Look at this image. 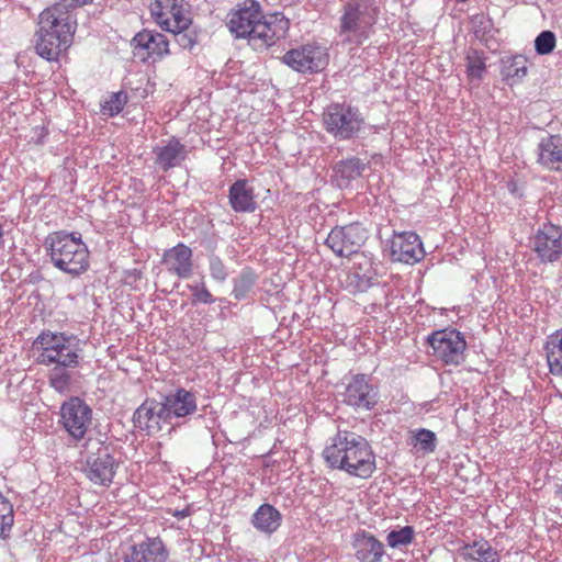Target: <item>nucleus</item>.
<instances>
[{"label": "nucleus", "instance_id": "42", "mask_svg": "<svg viewBox=\"0 0 562 562\" xmlns=\"http://www.w3.org/2000/svg\"><path fill=\"white\" fill-rule=\"evenodd\" d=\"M188 290L191 292L192 295V304H212L215 302V297L207 290L204 281H202L199 284H188Z\"/></svg>", "mask_w": 562, "mask_h": 562}, {"label": "nucleus", "instance_id": "48", "mask_svg": "<svg viewBox=\"0 0 562 562\" xmlns=\"http://www.w3.org/2000/svg\"><path fill=\"white\" fill-rule=\"evenodd\" d=\"M175 516H176L177 518H184V517H187V516H188V510L177 512V513L175 514Z\"/></svg>", "mask_w": 562, "mask_h": 562}, {"label": "nucleus", "instance_id": "6", "mask_svg": "<svg viewBox=\"0 0 562 562\" xmlns=\"http://www.w3.org/2000/svg\"><path fill=\"white\" fill-rule=\"evenodd\" d=\"M364 120L358 108L345 103H333L324 112L325 130L335 138L347 140L356 136Z\"/></svg>", "mask_w": 562, "mask_h": 562}, {"label": "nucleus", "instance_id": "20", "mask_svg": "<svg viewBox=\"0 0 562 562\" xmlns=\"http://www.w3.org/2000/svg\"><path fill=\"white\" fill-rule=\"evenodd\" d=\"M352 549L359 562H382L386 554L383 542L366 530L353 533Z\"/></svg>", "mask_w": 562, "mask_h": 562}, {"label": "nucleus", "instance_id": "4", "mask_svg": "<svg viewBox=\"0 0 562 562\" xmlns=\"http://www.w3.org/2000/svg\"><path fill=\"white\" fill-rule=\"evenodd\" d=\"M36 361L43 366H79L80 348L74 336L42 331L33 341Z\"/></svg>", "mask_w": 562, "mask_h": 562}, {"label": "nucleus", "instance_id": "5", "mask_svg": "<svg viewBox=\"0 0 562 562\" xmlns=\"http://www.w3.org/2000/svg\"><path fill=\"white\" fill-rule=\"evenodd\" d=\"M50 11H43L40 14L38 30L36 32V53L46 60H57L59 55L66 52L72 44L71 25L66 23V27L59 30V33H49L56 18Z\"/></svg>", "mask_w": 562, "mask_h": 562}, {"label": "nucleus", "instance_id": "7", "mask_svg": "<svg viewBox=\"0 0 562 562\" xmlns=\"http://www.w3.org/2000/svg\"><path fill=\"white\" fill-rule=\"evenodd\" d=\"M281 61L300 74H317L329 63L326 47L318 43H307L288 50Z\"/></svg>", "mask_w": 562, "mask_h": 562}, {"label": "nucleus", "instance_id": "33", "mask_svg": "<svg viewBox=\"0 0 562 562\" xmlns=\"http://www.w3.org/2000/svg\"><path fill=\"white\" fill-rule=\"evenodd\" d=\"M78 366H54L48 373L49 385L58 393L65 394L70 391L72 382V370Z\"/></svg>", "mask_w": 562, "mask_h": 562}, {"label": "nucleus", "instance_id": "9", "mask_svg": "<svg viewBox=\"0 0 562 562\" xmlns=\"http://www.w3.org/2000/svg\"><path fill=\"white\" fill-rule=\"evenodd\" d=\"M368 239V231L362 224L355 222L348 225H337L330 229L325 245L337 257H349L358 254Z\"/></svg>", "mask_w": 562, "mask_h": 562}, {"label": "nucleus", "instance_id": "11", "mask_svg": "<svg viewBox=\"0 0 562 562\" xmlns=\"http://www.w3.org/2000/svg\"><path fill=\"white\" fill-rule=\"evenodd\" d=\"M529 247L541 263L557 262L562 256V228L544 223L529 238Z\"/></svg>", "mask_w": 562, "mask_h": 562}, {"label": "nucleus", "instance_id": "38", "mask_svg": "<svg viewBox=\"0 0 562 562\" xmlns=\"http://www.w3.org/2000/svg\"><path fill=\"white\" fill-rule=\"evenodd\" d=\"M436 443V434L429 429L420 428L413 434L412 445L426 453L434 452Z\"/></svg>", "mask_w": 562, "mask_h": 562}, {"label": "nucleus", "instance_id": "35", "mask_svg": "<svg viewBox=\"0 0 562 562\" xmlns=\"http://www.w3.org/2000/svg\"><path fill=\"white\" fill-rule=\"evenodd\" d=\"M256 283V274L250 269H244L234 280L233 295L237 300L245 299Z\"/></svg>", "mask_w": 562, "mask_h": 562}, {"label": "nucleus", "instance_id": "21", "mask_svg": "<svg viewBox=\"0 0 562 562\" xmlns=\"http://www.w3.org/2000/svg\"><path fill=\"white\" fill-rule=\"evenodd\" d=\"M537 162L551 171L562 170V136L549 134L537 145Z\"/></svg>", "mask_w": 562, "mask_h": 562}, {"label": "nucleus", "instance_id": "45", "mask_svg": "<svg viewBox=\"0 0 562 562\" xmlns=\"http://www.w3.org/2000/svg\"><path fill=\"white\" fill-rule=\"evenodd\" d=\"M126 102V95L122 92L113 93L110 99L103 105L104 111H106L111 116L119 114Z\"/></svg>", "mask_w": 562, "mask_h": 562}, {"label": "nucleus", "instance_id": "40", "mask_svg": "<svg viewBox=\"0 0 562 562\" xmlns=\"http://www.w3.org/2000/svg\"><path fill=\"white\" fill-rule=\"evenodd\" d=\"M527 61L520 56L512 59V61L505 66L504 76L510 85L517 83L527 75Z\"/></svg>", "mask_w": 562, "mask_h": 562}, {"label": "nucleus", "instance_id": "19", "mask_svg": "<svg viewBox=\"0 0 562 562\" xmlns=\"http://www.w3.org/2000/svg\"><path fill=\"white\" fill-rule=\"evenodd\" d=\"M162 263L167 270L179 279H189L193 274V252L192 249L179 243L172 248L165 250Z\"/></svg>", "mask_w": 562, "mask_h": 562}, {"label": "nucleus", "instance_id": "34", "mask_svg": "<svg viewBox=\"0 0 562 562\" xmlns=\"http://www.w3.org/2000/svg\"><path fill=\"white\" fill-rule=\"evenodd\" d=\"M14 525V509L12 503L0 492V539L10 537Z\"/></svg>", "mask_w": 562, "mask_h": 562}, {"label": "nucleus", "instance_id": "31", "mask_svg": "<svg viewBox=\"0 0 562 562\" xmlns=\"http://www.w3.org/2000/svg\"><path fill=\"white\" fill-rule=\"evenodd\" d=\"M155 415V400H146L133 415L135 427L146 430L147 434L158 432L162 429V425H158Z\"/></svg>", "mask_w": 562, "mask_h": 562}, {"label": "nucleus", "instance_id": "27", "mask_svg": "<svg viewBox=\"0 0 562 562\" xmlns=\"http://www.w3.org/2000/svg\"><path fill=\"white\" fill-rule=\"evenodd\" d=\"M164 398L175 418L187 417L196 412V396L186 389H177L173 393L164 395Z\"/></svg>", "mask_w": 562, "mask_h": 562}, {"label": "nucleus", "instance_id": "2", "mask_svg": "<svg viewBox=\"0 0 562 562\" xmlns=\"http://www.w3.org/2000/svg\"><path fill=\"white\" fill-rule=\"evenodd\" d=\"M380 15L376 0H349L340 16L339 35L351 48L369 38Z\"/></svg>", "mask_w": 562, "mask_h": 562}, {"label": "nucleus", "instance_id": "23", "mask_svg": "<svg viewBox=\"0 0 562 562\" xmlns=\"http://www.w3.org/2000/svg\"><path fill=\"white\" fill-rule=\"evenodd\" d=\"M155 164L164 171L181 165L188 156V150L180 140L172 136L164 145L154 147Z\"/></svg>", "mask_w": 562, "mask_h": 562}, {"label": "nucleus", "instance_id": "28", "mask_svg": "<svg viewBox=\"0 0 562 562\" xmlns=\"http://www.w3.org/2000/svg\"><path fill=\"white\" fill-rule=\"evenodd\" d=\"M459 554L462 559L467 561H475V562H499L501 557L498 551L492 547V544L481 538L474 540L471 543H464L459 549Z\"/></svg>", "mask_w": 562, "mask_h": 562}, {"label": "nucleus", "instance_id": "12", "mask_svg": "<svg viewBox=\"0 0 562 562\" xmlns=\"http://www.w3.org/2000/svg\"><path fill=\"white\" fill-rule=\"evenodd\" d=\"M378 387L367 374L352 375L345 386L342 402L356 411H371L378 404Z\"/></svg>", "mask_w": 562, "mask_h": 562}, {"label": "nucleus", "instance_id": "30", "mask_svg": "<svg viewBox=\"0 0 562 562\" xmlns=\"http://www.w3.org/2000/svg\"><path fill=\"white\" fill-rule=\"evenodd\" d=\"M544 350L550 372L562 376V329L548 336Z\"/></svg>", "mask_w": 562, "mask_h": 562}, {"label": "nucleus", "instance_id": "43", "mask_svg": "<svg viewBox=\"0 0 562 562\" xmlns=\"http://www.w3.org/2000/svg\"><path fill=\"white\" fill-rule=\"evenodd\" d=\"M555 47V35L551 31L541 32L535 40L536 52L540 55L550 54Z\"/></svg>", "mask_w": 562, "mask_h": 562}, {"label": "nucleus", "instance_id": "10", "mask_svg": "<svg viewBox=\"0 0 562 562\" xmlns=\"http://www.w3.org/2000/svg\"><path fill=\"white\" fill-rule=\"evenodd\" d=\"M432 355L446 364L458 366L464 360L467 342L460 331L442 329L428 337Z\"/></svg>", "mask_w": 562, "mask_h": 562}, {"label": "nucleus", "instance_id": "13", "mask_svg": "<svg viewBox=\"0 0 562 562\" xmlns=\"http://www.w3.org/2000/svg\"><path fill=\"white\" fill-rule=\"evenodd\" d=\"M91 420V408L79 397H71L61 405L60 423L75 440L85 438Z\"/></svg>", "mask_w": 562, "mask_h": 562}, {"label": "nucleus", "instance_id": "15", "mask_svg": "<svg viewBox=\"0 0 562 562\" xmlns=\"http://www.w3.org/2000/svg\"><path fill=\"white\" fill-rule=\"evenodd\" d=\"M134 55L146 61L161 60L170 54L169 41L166 35L151 30L138 32L132 40Z\"/></svg>", "mask_w": 562, "mask_h": 562}, {"label": "nucleus", "instance_id": "41", "mask_svg": "<svg viewBox=\"0 0 562 562\" xmlns=\"http://www.w3.org/2000/svg\"><path fill=\"white\" fill-rule=\"evenodd\" d=\"M209 271L213 280L223 283L228 278V268L222 258L215 254L207 256Z\"/></svg>", "mask_w": 562, "mask_h": 562}, {"label": "nucleus", "instance_id": "39", "mask_svg": "<svg viewBox=\"0 0 562 562\" xmlns=\"http://www.w3.org/2000/svg\"><path fill=\"white\" fill-rule=\"evenodd\" d=\"M471 25L477 40L487 41L492 37L494 24L490 16L485 14H476L471 19Z\"/></svg>", "mask_w": 562, "mask_h": 562}, {"label": "nucleus", "instance_id": "16", "mask_svg": "<svg viewBox=\"0 0 562 562\" xmlns=\"http://www.w3.org/2000/svg\"><path fill=\"white\" fill-rule=\"evenodd\" d=\"M390 255L393 261L414 265L425 256L422 240L414 232L395 233L390 240Z\"/></svg>", "mask_w": 562, "mask_h": 562}, {"label": "nucleus", "instance_id": "3", "mask_svg": "<svg viewBox=\"0 0 562 562\" xmlns=\"http://www.w3.org/2000/svg\"><path fill=\"white\" fill-rule=\"evenodd\" d=\"M45 246L52 262L59 270L78 276L89 267V250L80 234L55 232L46 237Z\"/></svg>", "mask_w": 562, "mask_h": 562}, {"label": "nucleus", "instance_id": "25", "mask_svg": "<svg viewBox=\"0 0 562 562\" xmlns=\"http://www.w3.org/2000/svg\"><path fill=\"white\" fill-rule=\"evenodd\" d=\"M228 202L237 213H252L257 209L255 189L246 179L236 180L228 190Z\"/></svg>", "mask_w": 562, "mask_h": 562}, {"label": "nucleus", "instance_id": "29", "mask_svg": "<svg viewBox=\"0 0 562 562\" xmlns=\"http://www.w3.org/2000/svg\"><path fill=\"white\" fill-rule=\"evenodd\" d=\"M282 516L280 512L270 504H262L254 513L251 524L254 527L267 535H271L280 527Z\"/></svg>", "mask_w": 562, "mask_h": 562}, {"label": "nucleus", "instance_id": "37", "mask_svg": "<svg viewBox=\"0 0 562 562\" xmlns=\"http://www.w3.org/2000/svg\"><path fill=\"white\" fill-rule=\"evenodd\" d=\"M485 58L477 50H470L467 55V75L471 81L480 80L485 71Z\"/></svg>", "mask_w": 562, "mask_h": 562}, {"label": "nucleus", "instance_id": "47", "mask_svg": "<svg viewBox=\"0 0 562 562\" xmlns=\"http://www.w3.org/2000/svg\"><path fill=\"white\" fill-rule=\"evenodd\" d=\"M92 0H60L59 2H66L67 10H71L75 13V10L79 7L86 5L90 3Z\"/></svg>", "mask_w": 562, "mask_h": 562}, {"label": "nucleus", "instance_id": "18", "mask_svg": "<svg viewBox=\"0 0 562 562\" xmlns=\"http://www.w3.org/2000/svg\"><path fill=\"white\" fill-rule=\"evenodd\" d=\"M115 469L114 458L106 449H100L97 454L87 459L85 472L92 483L106 486L112 483Z\"/></svg>", "mask_w": 562, "mask_h": 562}, {"label": "nucleus", "instance_id": "49", "mask_svg": "<svg viewBox=\"0 0 562 562\" xmlns=\"http://www.w3.org/2000/svg\"><path fill=\"white\" fill-rule=\"evenodd\" d=\"M555 495H557V497L562 499V484L560 486H558V488L555 491Z\"/></svg>", "mask_w": 562, "mask_h": 562}, {"label": "nucleus", "instance_id": "24", "mask_svg": "<svg viewBox=\"0 0 562 562\" xmlns=\"http://www.w3.org/2000/svg\"><path fill=\"white\" fill-rule=\"evenodd\" d=\"M368 169V162L351 156L337 161L333 166V181L340 189H347L352 181L358 180Z\"/></svg>", "mask_w": 562, "mask_h": 562}, {"label": "nucleus", "instance_id": "36", "mask_svg": "<svg viewBox=\"0 0 562 562\" xmlns=\"http://www.w3.org/2000/svg\"><path fill=\"white\" fill-rule=\"evenodd\" d=\"M415 538V530L412 526H404L398 530H391L386 536L389 547L401 549L409 546Z\"/></svg>", "mask_w": 562, "mask_h": 562}, {"label": "nucleus", "instance_id": "14", "mask_svg": "<svg viewBox=\"0 0 562 562\" xmlns=\"http://www.w3.org/2000/svg\"><path fill=\"white\" fill-rule=\"evenodd\" d=\"M263 19L259 3L254 0H245L228 15L227 26L236 37L251 38L257 24Z\"/></svg>", "mask_w": 562, "mask_h": 562}, {"label": "nucleus", "instance_id": "46", "mask_svg": "<svg viewBox=\"0 0 562 562\" xmlns=\"http://www.w3.org/2000/svg\"><path fill=\"white\" fill-rule=\"evenodd\" d=\"M155 412L158 425H162V423H170L171 419L175 418L171 411L167 407L164 396L160 402L155 401Z\"/></svg>", "mask_w": 562, "mask_h": 562}, {"label": "nucleus", "instance_id": "8", "mask_svg": "<svg viewBox=\"0 0 562 562\" xmlns=\"http://www.w3.org/2000/svg\"><path fill=\"white\" fill-rule=\"evenodd\" d=\"M149 11L155 23L164 31L190 27V4L184 0H151Z\"/></svg>", "mask_w": 562, "mask_h": 562}, {"label": "nucleus", "instance_id": "32", "mask_svg": "<svg viewBox=\"0 0 562 562\" xmlns=\"http://www.w3.org/2000/svg\"><path fill=\"white\" fill-rule=\"evenodd\" d=\"M67 5L68 4L66 2H56L52 7L44 10L50 11V13L54 15L53 18H56V21H54V25L52 26L49 33H59V30L65 29L67 23L71 25V35H75L77 29V18L71 10H67Z\"/></svg>", "mask_w": 562, "mask_h": 562}, {"label": "nucleus", "instance_id": "26", "mask_svg": "<svg viewBox=\"0 0 562 562\" xmlns=\"http://www.w3.org/2000/svg\"><path fill=\"white\" fill-rule=\"evenodd\" d=\"M167 552L162 542L158 539H148L147 541L131 547V552L126 553L123 562H165Z\"/></svg>", "mask_w": 562, "mask_h": 562}, {"label": "nucleus", "instance_id": "22", "mask_svg": "<svg viewBox=\"0 0 562 562\" xmlns=\"http://www.w3.org/2000/svg\"><path fill=\"white\" fill-rule=\"evenodd\" d=\"M376 277L378 273L371 260L363 257L362 261L355 263L352 270L347 273L345 288L353 294L366 292L374 285Z\"/></svg>", "mask_w": 562, "mask_h": 562}, {"label": "nucleus", "instance_id": "17", "mask_svg": "<svg viewBox=\"0 0 562 562\" xmlns=\"http://www.w3.org/2000/svg\"><path fill=\"white\" fill-rule=\"evenodd\" d=\"M290 21L282 14L277 13L268 19L263 16L259 21L250 41L258 47H269L286 36Z\"/></svg>", "mask_w": 562, "mask_h": 562}, {"label": "nucleus", "instance_id": "1", "mask_svg": "<svg viewBox=\"0 0 562 562\" xmlns=\"http://www.w3.org/2000/svg\"><path fill=\"white\" fill-rule=\"evenodd\" d=\"M322 456L330 469L351 476L368 479L375 471V454L369 441L353 431L338 430L328 439Z\"/></svg>", "mask_w": 562, "mask_h": 562}, {"label": "nucleus", "instance_id": "44", "mask_svg": "<svg viewBox=\"0 0 562 562\" xmlns=\"http://www.w3.org/2000/svg\"><path fill=\"white\" fill-rule=\"evenodd\" d=\"M166 32L172 33L178 45L183 49H191L196 43V36L189 31V27L181 30H167Z\"/></svg>", "mask_w": 562, "mask_h": 562}]
</instances>
